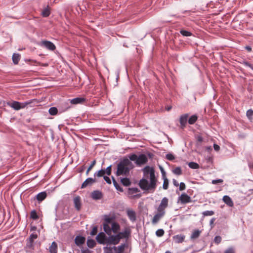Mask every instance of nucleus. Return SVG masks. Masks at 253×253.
I'll list each match as a JSON object with an SVG mask.
<instances>
[{
    "instance_id": "23",
    "label": "nucleus",
    "mask_w": 253,
    "mask_h": 253,
    "mask_svg": "<svg viewBox=\"0 0 253 253\" xmlns=\"http://www.w3.org/2000/svg\"><path fill=\"white\" fill-rule=\"evenodd\" d=\"M201 233V231L198 229L195 230L190 236V239L194 240L198 238Z\"/></svg>"
},
{
    "instance_id": "22",
    "label": "nucleus",
    "mask_w": 253,
    "mask_h": 253,
    "mask_svg": "<svg viewBox=\"0 0 253 253\" xmlns=\"http://www.w3.org/2000/svg\"><path fill=\"white\" fill-rule=\"evenodd\" d=\"M111 225L112 232L117 233L120 228L119 223L116 222H113Z\"/></svg>"
},
{
    "instance_id": "43",
    "label": "nucleus",
    "mask_w": 253,
    "mask_h": 253,
    "mask_svg": "<svg viewBox=\"0 0 253 253\" xmlns=\"http://www.w3.org/2000/svg\"><path fill=\"white\" fill-rule=\"evenodd\" d=\"M95 164H96V161L94 160L91 162V164L88 168V169L86 171V173H85L86 175H87L88 174L89 171L92 169V168L94 167V166L95 165Z\"/></svg>"
},
{
    "instance_id": "12",
    "label": "nucleus",
    "mask_w": 253,
    "mask_h": 253,
    "mask_svg": "<svg viewBox=\"0 0 253 253\" xmlns=\"http://www.w3.org/2000/svg\"><path fill=\"white\" fill-rule=\"evenodd\" d=\"M102 193L99 190H94L91 193V197L95 200H100L102 198Z\"/></svg>"
},
{
    "instance_id": "29",
    "label": "nucleus",
    "mask_w": 253,
    "mask_h": 253,
    "mask_svg": "<svg viewBox=\"0 0 253 253\" xmlns=\"http://www.w3.org/2000/svg\"><path fill=\"white\" fill-rule=\"evenodd\" d=\"M198 117L196 115L194 114L192 115L188 119V123L190 125L194 124L197 120Z\"/></svg>"
},
{
    "instance_id": "60",
    "label": "nucleus",
    "mask_w": 253,
    "mask_h": 253,
    "mask_svg": "<svg viewBox=\"0 0 253 253\" xmlns=\"http://www.w3.org/2000/svg\"><path fill=\"white\" fill-rule=\"evenodd\" d=\"M213 148L215 151H218L220 149V147L218 145H217L216 144H213Z\"/></svg>"
},
{
    "instance_id": "40",
    "label": "nucleus",
    "mask_w": 253,
    "mask_h": 253,
    "mask_svg": "<svg viewBox=\"0 0 253 253\" xmlns=\"http://www.w3.org/2000/svg\"><path fill=\"white\" fill-rule=\"evenodd\" d=\"M129 159H128L130 161H135V163L136 164V161L138 159V156L137 155L135 154H130L129 156Z\"/></svg>"
},
{
    "instance_id": "17",
    "label": "nucleus",
    "mask_w": 253,
    "mask_h": 253,
    "mask_svg": "<svg viewBox=\"0 0 253 253\" xmlns=\"http://www.w3.org/2000/svg\"><path fill=\"white\" fill-rule=\"evenodd\" d=\"M74 204L75 209L78 211H80L81 208V198L80 196H78L74 198Z\"/></svg>"
},
{
    "instance_id": "1",
    "label": "nucleus",
    "mask_w": 253,
    "mask_h": 253,
    "mask_svg": "<svg viewBox=\"0 0 253 253\" xmlns=\"http://www.w3.org/2000/svg\"><path fill=\"white\" fill-rule=\"evenodd\" d=\"M144 176L148 178V175L150 177V182L146 178H142L139 182L140 188L145 191H149L153 192L156 188L157 179L155 176V169L149 166L145 167L143 169Z\"/></svg>"
},
{
    "instance_id": "5",
    "label": "nucleus",
    "mask_w": 253,
    "mask_h": 253,
    "mask_svg": "<svg viewBox=\"0 0 253 253\" xmlns=\"http://www.w3.org/2000/svg\"><path fill=\"white\" fill-rule=\"evenodd\" d=\"M108 238L105 233L101 232L96 236V240L100 244L108 245Z\"/></svg>"
},
{
    "instance_id": "34",
    "label": "nucleus",
    "mask_w": 253,
    "mask_h": 253,
    "mask_svg": "<svg viewBox=\"0 0 253 253\" xmlns=\"http://www.w3.org/2000/svg\"><path fill=\"white\" fill-rule=\"evenodd\" d=\"M179 32L184 37H190L192 35L191 32L184 29H181Z\"/></svg>"
},
{
    "instance_id": "58",
    "label": "nucleus",
    "mask_w": 253,
    "mask_h": 253,
    "mask_svg": "<svg viewBox=\"0 0 253 253\" xmlns=\"http://www.w3.org/2000/svg\"><path fill=\"white\" fill-rule=\"evenodd\" d=\"M103 178L104 180L108 183V184H111V181L110 178L107 176H103Z\"/></svg>"
},
{
    "instance_id": "30",
    "label": "nucleus",
    "mask_w": 253,
    "mask_h": 253,
    "mask_svg": "<svg viewBox=\"0 0 253 253\" xmlns=\"http://www.w3.org/2000/svg\"><path fill=\"white\" fill-rule=\"evenodd\" d=\"M86 244L88 248H92L95 246L96 243L93 239H87Z\"/></svg>"
},
{
    "instance_id": "9",
    "label": "nucleus",
    "mask_w": 253,
    "mask_h": 253,
    "mask_svg": "<svg viewBox=\"0 0 253 253\" xmlns=\"http://www.w3.org/2000/svg\"><path fill=\"white\" fill-rule=\"evenodd\" d=\"M148 159L147 156L143 154H140L136 161V164L138 166L143 165L147 162Z\"/></svg>"
},
{
    "instance_id": "11",
    "label": "nucleus",
    "mask_w": 253,
    "mask_h": 253,
    "mask_svg": "<svg viewBox=\"0 0 253 253\" xmlns=\"http://www.w3.org/2000/svg\"><path fill=\"white\" fill-rule=\"evenodd\" d=\"M96 181L95 178L89 177L86 178L85 181L82 183L81 188H84L88 185H91L94 182Z\"/></svg>"
},
{
    "instance_id": "39",
    "label": "nucleus",
    "mask_w": 253,
    "mask_h": 253,
    "mask_svg": "<svg viewBox=\"0 0 253 253\" xmlns=\"http://www.w3.org/2000/svg\"><path fill=\"white\" fill-rule=\"evenodd\" d=\"M246 116L249 120L253 119V110L252 109H249L246 112Z\"/></svg>"
},
{
    "instance_id": "4",
    "label": "nucleus",
    "mask_w": 253,
    "mask_h": 253,
    "mask_svg": "<svg viewBox=\"0 0 253 253\" xmlns=\"http://www.w3.org/2000/svg\"><path fill=\"white\" fill-rule=\"evenodd\" d=\"M38 45L51 51H53L56 48V46L53 42L47 40L42 41L38 43Z\"/></svg>"
},
{
    "instance_id": "49",
    "label": "nucleus",
    "mask_w": 253,
    "mask_h": 253,
    "mask_svg": "<svg viewBox=\"0 0 253 253\" xmlns=\"http://www.w3.org/2000/svg\"><path fill=\"white\" fill-rule=\"evenodd\" d=\"M26 248L29 250H34V244L27 241Z\"/></svg>"
},
{
    "instance_id": "10",
    "label": "nucleus",
    "mask_w": 253,
    "mask_h": 253,
    "mask_svg": "<svg viewBox=\"0 0 253 253\" xmlns=\"http://www.w3.org/2000/svg\"><path fill=\"white\" fill-rule=\"evenodd\" d=\"M47 195L46 192L42 191L38 193L35 196L34 199H36L39 202H41L46 198Z\"/></svg>"
},
{
    "instance_id": "8",
    "label": "nucleus",
    "mask_w": 253,
    "mask_h": 253,
    "mask_svg": "<svg viewBox=\"0 0 253 253\" xmlns=\"http://www.w3.org/2000/svg\"><path fill=\"white\" fill-rule=\"evenodd\" d=\"M168 199L166 197H164L162 199L160 205L158 208V212H165V209L168 207Z\"/></svg>"
},
{
    "instance_id": "7",
    "label": "nucleus",
    "mask_w": 253,
    "mask_h": 253,
    "mask_svg": "<svg viewBox=\"0 0 253 253\" xmlns=\"http://www.w3.org/2000/svg\"><path fill=\"white\" fill-rule=\"evenodd\" d=\"M191 202V197L185 193H182L178 198V202H180L181 204H186Z\"/></svg>"
},
{
    "instance_id": "53",
    "label": "nucleus",
    "mask_w": 253,
    "mask_h": 253,
    "mask_svg": "<svg viewBox=\"0 0 253 253\" xmlns=\"http://www.w3.org/2000/svg\"><path fill=\"white\" fill-rule=\"evenodd\" d=\"M111 168L112 166H108L106 169H104L105 172L107 175H110L111 174Z\"/></svg>"
},
{
    "instance_id": "45",
    "label": "nucleus",
    "mask_w": 253,
    "mask_h": 253,
    "mask_svg": "<svg viewBox=\"0 0 253 253\" xmlns=\"http://www.w3.org/2000/svg\"><path fill=\"white\" fill-rule=\"evenodd\" d=\"M166 158L169 161H173L175 159V156L172 153H168L166 155Z\"/></svg>"
},
{
    "instance_id": "26",
    "label": "nucleus",
    "mask_w": 253,
    "mask_h": 253,
    "mask_svg": "<svg viewBox=\"0 0 253 253\" xmlns=\"http://www.w3.org/2000/svg\"><path fill=\"white\" fill-rule=\"evenodd\" d=\"M20 59V55L18 53H13L12 59L14 64H17Z\"/></svg>"
},
{
    "instance_id": "52",
    "label": "nucleus",
    "mask_w": 253,
    "mask_h": 253,
    "mask_svg": "<svg viewBox=\"0 0 253 253\" xmlns=\"http://www.w3.org/2000/svg\"><path fill=\"white\" fill-rule=\"evenodd\" d=\"M126 244H122L120 246H119L118 247V250H119V253H122L124 251V250L125 248L126 247Z\"/></svg>"
},
{
    "instance_id": "46",
    "label": "nucleus",
    "mask_w": 253,
    "mask_h": 253,
    "mask_svg": "<svg viewBox=\"0 0 253 253\" xmlns=\"http://www.w3.org/2000/svg\"><path fill=\"white\" fill-rule=\"evenodd\" d=\"M242 64L244 65L246 67H248L250 68L252 70H253V65L250 63L249 62L246 61H243L242 62Z\"/></svg>"
},
{
    "instance_id": "54",
    "label": "nucleus",
    "mask_w": 253,
    "mask_h": 253,
    "mask_svg": "<svg viewBox=\"0 0 253 253\" xmlns=\"http://www.w3.org/2000/svg\"><path fill=\"white\" fill-rule=\"evenodd\" d=\"M112 219H113L112 217H109L108 216H106V217L104 219V220H105L104 223H107L108 224H109L110 223H111L112 222Z\"/></svg>"
},
{
    "instance_id": "31",
    "label": "nucleus",
    "mask_w": 253,
    "mask_h": 253,
    "mask_svg": "<svg viewBox=\"0 0 253 253\" xmlns=\"http://www.w3.org/2000/svg\"><path fill=\"white\" fill-rule=\"evenodd\" d=\"M48 113L51 116H55L58 113V109L55 107H50L48 110Z\"/></svg>"
},
{
    "instance_id": "16",
    "label": "nucleus",
    "mask_w": 253,
    "mask_h": 253,
    "mask_svg": "<svg viewBox=\"0 0 253 253\" xmlns=\"http://www.w3.org/2000/svg\"><path fill=\"white\" fill-rule=\"evenodd\" d=\"M165 212H159L158 213L156 214L152 219V222L153 224L157 223L160 219L164 215Z\"/></svg>"
},
{
    "instance_id": "50",
    "label": "nucleus",
    "mask_w": 253,
    "mask_h": 253,
    "mask_svg": "<svg viewBox=\"0 0 253 253\" xmlns=\"http://www.w3.org/2000/svg\"><path fill=\"white\" fill-rule=\"evenodd\" d=\"M116 247L114 246L113 248H111V247H108L107 246L106 247H104L103 248V249L104 250H106L107 251V252L106 253H112V250L113 249H114V250H116Z\"/></svg>"
},
{
    "instance_id": "57",
    "label": "nucleus",
    "mask_w": 253,
    "mask_h": 253,
    "mask_svg": "<svg viewBox=\"0 0 253 253\" xmlns=\"http://www.w3.org/2000/svg\"><path fill=\"white\" fill-rule=\"evenodd\" d=\"M159 169L161 170L162 177H165V176H166V172L164 170V168H163L162 166H159Z\"/></svg>"
},
{
    "instance_id": "56",
    "label": "nucleus",
    "mask_w": 253,
    "mask_h": 253,
    "mask_svg": "<svg viewBox=\"0 0 253 253\" xmlns=\"http://www.w3.org/2000/svg\"><path fill=\"white\" fill-rule=\"evenodd\" d=\"M223 182V180L222 179H213L212 180L211 183L213 184H217L218 183H220Z\"/></svg>"
},
{
    "instance_id": "55",
    "label": "nucleus",
    "mask_w": 253,
    "mask_h": 253,
    "mask_svg": "<svg viewBox=\"0 0 253 253\" xmlns=\"http://www.w3.org/2000/svg\"><path fill=\"white\" fill-rule=\"evenodd\" d=\"M179 189L180 191H183V190H185L186 188L185 184L183 182H180L179 184Z\"/></svg>"
},
{
    "instance_id": "32",
    "label": "nucleus",
    "mask_w": 253,
    "mask_h": 253,
    "mask_svg": "<svg viewBox=\"0 0 253 253\" xmlns=\"http://www.w3.org/2000/svg\"><path fill=\"white\" fill-rule=\"evenodd\" d=\"M140 190L138 188L136 187L133 188H129L128 193L129 195H133L135 193L139 192Z\"/></svg>"
},
{
    "instance_id": "6",
    "label": "nucleus",
    "mask_w": 253,
    "mask_h": 253,
    "mask_svg": "<svg viewBox=\"0 0 253 253\" xmlns=\"http://www.w3.org/2000/svg\"><path fill=\"white\" fill-rule=\"evenodd\" d=\"M108 238V245H114L118 244L121 239V237L119 236V235H109Z\"/></svg>"
},
{
    "instance_id": "64",
    "label": "nucleus",
    "mask_w": 253,
    "mask_h": 253,
    "mask_svg": "<svg viewBox=\"0 0 253 253\" xmlns=\"http://www.w3.org/2000/svg\"><path fill=\"white\" fill-rule=\"evenodd\" d=\"M37 229V227L35 226H33L31 227L30 230L31 231H34L36 230Z\"/></svg>"
},
{
    "instance_id": "27",
    "label": "nucleus",
    "mask_w": 253,
    "mask_h": 253,
    "mask_svg": "<svg viewBox=\"0 0 253 253\" xmlns=\"http://www.w3.org/2000/svg\"><path fill=\"white\" fill-rule=\"evenodd\" d=\"M112 181H113V185H114V187H115V188L117 190H118L120 192H123V188L121 187V186L118 183V182L115 179L114 177L113 176H112Z\"/></svg>"
},
{
    "instance_id": "63",
    "label": "nucleus",
    "mask_w": 253,
    "mask_h": 253,
    "mask_svg": "<svg viewBox=\"0 0 253 253\" xmlns=\"http://www.w3.org/2000/svg\"><path fill=\"white\" fill-rule=\"evenodd\" d=\"M34 240L32 238H31L30 237L27 239L26 241L32 243L34 244Z\"/></svg>"
},
{
    "instance_id": "47",
    "label": "nucleus",
    "mask_w": 253,
    "mask_h": 253,
    "mask_svg": "<svg viewBox=\"0 0 253 253\" xmlns=\"http://www.w3.org/2000/svg\"><path fill=\"white\" fill-rule=\"evenodd\" d=\"M222 238L220 236H215L214 238V242L217 245L221 243Z\"/></svg>"
},
{
    "instance_id": "36",
    "label": "nucleus",
    "mask_w": 253,
    "mask_h": 253,
    "mask_svg": "<svg viewBox=\"0 0 253 253\" xmlns=\"http://www.w3.org/2000/svg\"><path fill=\"white\" fill-rule=\"evenodd\" d=\"M162 178L164 180V182L163 184V188L165 190H166L169 187V180L165 176V177H162Z\"/></svg>"
},
{
    "instance_id": "61",
    "label": "nucleus",
    "mask_w": 253,
    "mask_h": 253,
    "mask_svg": "<svg viewBox=\"0 0 253 253\" xmlns=\"http://www.w3.org/2000/svg\"><path fill=\"white\" fill-rule=\"evenodd\" d=\"M172 182H173V184L174 186L177 187L179 186V183L176 179H173Z\"/></svg>"
},
{
    "instance_id": "42",
    "label": "nucleus",
    "mask_w": 253,
    "mask_h": 253,
    "mask_svg": "<svg viewBox=\"0 0 253 253\" xmlns=\"http://www.w3.org/2000/svg\"><path fill=\"white\" fill-rule=\"evenodd\" d=\"M165 233L164 230L163 229H159L156 232V235L157 237H161L164 235Z\"/></svg>"
},
{
    "instance_id": "41",
    "label": "nucleus",
    "mask_w": 253,
    "mask_h": 253,
    "mask_svg": "<svg viewBox=\"0 0 253 253\" xmlns=\"http://www.w3.org/2000/svg\"><path fill=\"white\" fill-rule=\"evenodd\" d=\"M214 213L213 211H206L203 212L202 214L204 216H211Z\"/></svg>"
},
{
    "instance_id": "3",
    "label": "nucleus",
    "mask_w": 253,
    "mask_h": 253,
    "mask_svg": "<svg viewBox=\"0 0 253 253\" xmlns=\"http://www.w3.org/2000/svg\"><path fill=\"white\" fill-rule=\"evenodd\" d=\"M31 101H25L23 102H20L16 101H13L12 102H8L7 105L9 107L13 108L14 110H19L21 109L24 108L28 105L30 104Z\"/></svg>"
},
{
    "instance_id": "33",
    "label": "nucleus",
    "mask_w": 253,
    "mask_h": 253,
    "mask_svg": "<svg viewBox=\"0 0 253 253\" xmlns=\"http://www.w3.org/2000/svg\"><path fill=\"white\" fill-rule=\"evenodd\" d=\"M105 172L104 170V169H101L99 170L98 171H96L94 174V176H97V177H101L103 176V175L105 174Z\"/></svg>"
},
{
    "instance_id": "20",
    "label": "nucleus",
    "mask_w": 253,
    "mask_h": 253,
    "mask_svg": "<svg viewBox=\"0 0 253 253\" xmlns=\"http://www.w3.org/2000/svg\"><path fill=\"white\" fill-rule=\"evenodd\" d=\"M185 238V235L182 234H178L173 237V239L175 243H180L183 242Z\"/></svg>"
},
{
    "instance_id": "15",
    "label": "nucleus",
    "mask_w": 253,
    "mask_h": 253,
    "mask_svg": "<svg viewBox=\"0 0 253 253\" xmlns=\"http://www.w3.org/2000/svg\"><path fill=\"white\" fill-rule=\"evenodd\" d=\"M85 101L84 97H76L70 100V103L72 104H83Z\"/></svg>"
},
{
    "instance_id": "19",
    "label": "nucleus",
    "mask_w": 253,
    "mask_h": 253,
    "mask_svg": "<svg viewBox=\"0 0 253 253\" xmlns=\"http://www.w3.org/2000/svg\"><path fill=\"white\" fill-rule=\"evenodd\" d=\"M127 215L129 219V220L133 222L135 221L136 218V213L134 211L130 210H128L127 211Z\"/></svg>"
},
{
    "instance_id": "21",
    "label": "nucleus",
    "mask_w": 253,
    "mask_h": 253,
    "mask_svg": "<svg viewBox=\"0 0 253 253\" xmlns=\"http://www.w3.org/2000/svg\"><path fill=\"white\" fill-rule=\"evenodd\" d=\"M130 231L128 229H126L124 231L119 232L118 235H119V236L121 237V239L123 238H127L130 235Z\"/></svg>"
},
{
    "instance_id": "25",
    "label": "nucleus",
    "mask_w": 253,
    "mask_h": 253,
    "mask_svg": "<svg viewBox=\"0 0 253 253\" xmlns=\"http://www.w3.org/2000/svg\"><path fill=\"white\" fill-rule=\"evenodd\" d=\"M50 253H56L57 252V245L55 242H53L49 247Z\"/></svg>"
},
{
    "instance_id": "62",
    "label": "nucleus",
    "mask_w": 253,
    "mask_h": 253,
    "mask_svg": "<svg viewBox=\"0 0 253 253\" xmlns=\"http://www.w3.org/2000/svg\"><path fill=\"white\" fill-rule=\"evenodd\" d=\"M245 48L248 50L249 52L252 51V47L249 45H247L245 47Z\"/></svg>"
},
{
    "instance_id": "59",
    "label": "nucleus",
    "mask_w": 253,
    "mask_h": 253,
    "mask_svg": "<svg viewBox=\"0 0 253 253\" xmlns=\"http://www.w3.org/2000/svg\"><path fill=\"white\" fill-rule=\"evenodd\" d=\"M29 237L31 238H32L33 240H35L38 238V235L36 233H33L30 235Z\"/></svg>"
},
{
    "instance_id": "48",
    "label": "nucleus",
    "mask_w": 253,
    "mask_h": 253,
    "mask_svg": "<svg viewBox=\"0 0 253 253\" xmlns=\"http://www.w3.org/2000/svg\"><path fill=\"white\" fill-rule=\"evenodd\" d=\"M97 229H97V226H93L92 229V230L90 232V235L94 236V235H96L97 233Z\"/></svg>"
},
{
    "instance_id": "38",
    "label": "nucleus",
    "mask_w": 253,
    "mask_h": 253,
    "mask_svg": "<svg viewBox=\"0 0 253 253\" xmlns=\"http://www.w3.org/2000/svg\"><path fill=\"white\" fill-rule=\"evenodd\" d=\"M172 172L177 175H180L182 174V170L180 167H178L172 170Z\"/></svg>"
},
{
    "instance_id": "14",
    "label": "nucleus",
    "mask_w": 253,
    "mask_h": 253,
    "mask_svg": "<svg viewBox=\"0 0 253 253\" xmlns=\"http://www.w3.org/2000/svg\"><path fill=\"white\" fill-rule=\"evenodd\" d=\"M188 114H184L182 115L180 118H179V122L180 124V125L182 127H185L187 122V119L188 117Z\"/></svg>"
},
{
    "instance_id": "24",
    "label": "nucleus",
    "mask_w": 253,
    "mask_h": 253,
    "mask_svg": "<svg viewBox=\"0 0 253 253\" xmlns=\"http://www.w3.org/2000/svg\"><path fill=\"white\" fill-rule=\"evenodd\" d=\"M103 229L105 233L108 235H110L112 233L111 228L107 223H103Z\"/></svg>"
},
{
    "instance_id": "44",
    "label": "nucleus",
    "mask_w": 253,
    "mask_h": 253,
    "mask_svg": "<svg viewBox=\"0 0 253 253\" xmlns=\"http://www.w3.org/2000/svg\"><path fill=\"white\" fill-rule=\"evenodd\" d=\"M50 14V11L48 9V8H45L43 9V10L42 11V15L44 17H48Z\"/></svg>"
},
{
    "instance_id": "37",
    "label": "nucleus",
    "mask_w": 253,
    "mask_h": 253,
    "mask_svg": "<svg viewBox=\"0 0 253 253\" xmlns=\"http://www.w3.org/2000/svg\"><path fill=\"white\" fill-rule=\"evenodd\" d=\"M188 166L190 168L192 169H197L199 168V165L194 162H191L188 163Z\"/></svg>"
},
{
    "instance_id": "51",
    "label": "nucleus",
    "mask_w": 253,
    "mask_h": 253,
    "mask_svg": "<svg viewBox=\"0 0 253 253\" xmlns=\"http://www.w3.org/2000/svg\"><path fill=\"white\" fill-rule=\"evenodd\" d=\"M224 253H235L234 249L233 247H231L227 249Z\"/></svg>"
},
{
    "instance_id": "28",
    "label": "nucleus",
    "mask_w": 253,
    "mask_h": 253,
    "mask_svg": "<svg viewBox=\"0 0 253 253\" xmlns=\"http://www.w3.org/2000/svg\"><path fill=\"white\" fill-rule=\"evenodd\" d=\"M121 182L122 184L125 186H128L131 184V182L129 179L127 177H124L121 178Z\"/></svg>"
},
{
    "instance_id": "2",
    "label": "nucleus",
    "mask_w": 253,
    "mask_h": 253,
    "mask_svg": "<svg viewBox=\"0 0 253 253\" xmlns=\"http://www.w3.org/2000/svg\"><path fill=\"white\" fill-rule=\"evenodd\" d=\"M132 168V163L126 158L121 159L117 165L116 175L119 176L123 175L127 176L129 173V171Z\"/></svg>"
},
{
    "instance_id": "35",
    "label": "nucleus",
    "mask_w": 253,
    "mask_h": 253,
    "mask_svg": "<svg viewBox=\"0 0 253 253\" xmlns=\"http://www.w3.org/2000/svg\"><path fill=\"white\" fill-rule=\"evenodd\" d=\"M30 218L34 220H37L39 218V216L36 210H34L31 211Z\"/></svg>"
},
{
    "instance_id": "18",
    "label": "nucleus",
    "mask_w": 253,
    "mask_h": 253,
    "mask_svg": "<svg viewBox=\"0 0 253 253\" xmlns=\"http://www.w3.org/2000/svg\"><path fill=\"white\" fill-rule=\"evenodd\" d=\"M222 200L223 202L229 207H232L234 206L233 201L229 196H224L223 197Z\"/></svg>"
},
{
    "instance_id": "13",
    "label": "nucleus",
    "mask_w": 253,
    "mask_h": 253,
    "mask_svg": "<svg viewBox=\"0 0 253 253\" xmlns=\"http://www.w3.org/2000/svg\"><path fill=\"white\" fill-rule=\"evenodd\" d=\"M85 238L81 235H78L76 237L75 242L77 246H80L85 243Z\"/></svg>"
}]
</instances>
